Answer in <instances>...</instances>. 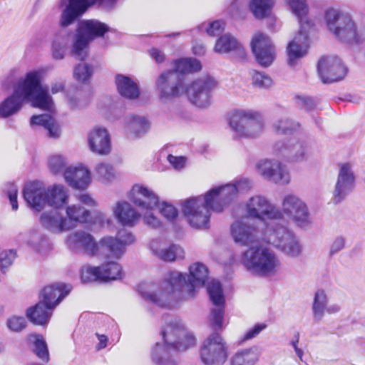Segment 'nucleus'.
<instances>
[{"label":"nucleus","mask_w":365,"mask_h":365,"mask_svg":"<svg viewBox=\"0 0 365 365\" xmlns=\"http://www.w3.org/2000/svg\"><path fill=\"white\" fill-rule=\"evenodd\" d=\"M207 278L205 265L195 262L190 266L187 277L180 272L170 271L157 287L151 284H143L139 291L146 300L159 307L173 308L180 300L193 297L196 289L204 286Z\"/></svg>","instance_id":"obj_1"},{"label":"nucleus","mask_w":365,"mask_h":365,"mask_svg":"<svg viewBox=\"0 0 365 365\" xmlns=\"http://www.w3.org/2000/svg\"><path fill=\"white\" fill-rule=\"evenodd\" d=\"M247 179H242L235 183L215 187L204 196L190 197L182 204V213L193 228L204 230L210 225V210L221 212L237 197L240 192L250 188Z\"/></svg>","instance_id":"obj_2"},{"label":"nucleus","mask_w":365,"mask_h":365,"mask_svg":"<svg viewBox=\"0 0 365 365\" xmlns=\"http://www.w3.org/2000/svg\"><path fill=\"white\" fill-rule=\"evenodd\" d=\"M231 235L234 242L242 246L261 241L266 242L291 259L299 258L303 252L301 242L294 233L276 222L265 223L259 232L254 225L237 220L231 225Z\"/></svg>","instance_id":"obj_3"},{"label":"nucleus","mask_w":365,"mask_h":365,"mask_svg":"<svg viewBox=\"0 0 365 365\" xmlns=\"http://www.w3.org/2000/svg\"><path fill=\"white\" fill-rule=\"evenodd\" d=\"M46 72L32 70L19 78L13 86V93L0 103V118H7L19 113L25 102L31 106L52 112L55 103L47 88L41 86Z\"/></svg>","instance_id":"obj_4"},{"label":"nucleus","mask_w":365,"mask_h":365,"mask_svg":"<svg viewBox=\"0 0 365 365\" xmlns=\"http://www.w3.org/2000/svg\"><path fill=\"white\" fill-rule=\"evenodd\" d=\"M163 343H156L150 349L154 365H177L175 354L186 351L196 344L195 336L188 333L180 320L173 319L163 330Z\"/></svg>","instance_id":"obj_5"},{"label":"nucleus","mask_w":365,"mask_h":365,"mask_svg":"<svg viewBox=\"0 0 365 365\" xmlns=\"http://www.w3.org/2000/svg\"><path fill=\"white\" fill-rule=\"evenodd\" d=\"M323 24L334 39L349 46H359L365 42V29L348 12L329 8L324 11Z\"/></svg>","instance_id":"obj_6"},{"label":"nucleus","mask_w":365,"mask_h":365,"mask_svg":"<svg viewBox=\"0 0 365 365\" xmlns=\"http://www.w3.org/2000/svg\"><path fill=\"white\" fill-rule=\"evenodd\" d=\"M240 262L250 273L262 277L275 276L281 268L277 253L262 245L252 246L242 252Z\"/></svg>","instance_id":"obj_7"},{"label":"nucleus","mask_w":365,"mask_h":365,"mask_svg":"<svg viewBox=\"0 0 365 365\" xmlns=\"http://www.w3.org/2000/svg\"><path fill=\"white\" fill-rule=\"evenodd\" d=\"M275 222L284 227L281 222H292L299 227H305L312 224V219L305 201L298 195L289 193L283 196L280 210L275 207Z\"/></svg>","instance_id":"obj_8"},{"label":"nucleus","mask_w":365,"mask_h":365,"mask_svg":"<svg viewBox=\"0 0 365 365\" xmlns=\"http://www.w3.org/2000/svg\"><path fill=\"white\" fill-rule=\"evenodd\" d=\"M229 125L236 138L253 139L259 136L264 123L258 112L252 110L237 109L229 116Z\"/></svg>","instance_id":"obj_9"},{"label":"nucleus","mask_w":365,"mask_h":365,"mask_svg":"<svg viewBox=\"0 0 365 365\" xmlns=\"http://www.w3.org/2000/svg\"><path fill=\"white\" fill-rule=\"evenodd\" d=\"M129 198L141 210L143 219L146 225L152 227L160 225V220L153 213L159 202L158 196L153 190L142 185H135L130 192Z\"/></svg>","instance_id":"obj_10"},{"label":"nucleus","mask_w":365,"mask_h":365,"mask_svg":"<svg viewBox=\"0 0 365 365\" xmlns=\"http://www.w3.org/2000/svg\"><path fill=\"white\" fill-rule=\"evenodd\" d=\"M108 31V26L97 20L81 22L73 45V55L79 60L85 59L89 41L95 37L102 36Z\"/></svg>","instance_id":"obj_11"},{"label":"nucleus","mask_w":365,"mask_h":365,"mask_svg":"<svg viewBox=\"0 0 365 365\" xmlns=\"http://www.w3.org/2000/svg\"><path fill=\"white\" fill-rule=\"evenodd\" d=\"M217 86V81L209 75L200 76L184 89L188 101L195 106L204 108L211 103V92Z\"/></svg>","instance_id":"obj_12"},{"label":"nucleus","mask_w":365,"mask_h":365,"mask_svg":"<svg viewBox=\"0 0 365 365\" xmlns=\"http://www.w3.org/2000/svg\"><path fill=\"white\" fill-rule=\"evenodd\" d=\"M228 357V346L218 333L210 334L200 349V358L205 365H222Z\"/></svg>","instance_id":"obj_13"},{"label":"nucleus","mask_w":365,"mask_h":365,"mask_svg":"<svg viewBox=\"0 0 365 365\" xmlns=\"http://www.w3.org/2000/svg\"><path fill=\"white\" fill-rule=\"evenodd\" d=\"M115 1V0H61V6H65V8L61 15L60 25L63 27L69 26L88 7L96 4L111 7Z\"/></svg>","instance_id":"obj_14"},{"label":"nucleus","mask_w":365,"mask_h":365,"mask_svg":"<svg viewBox=\"0 0 365 365\" xmlns=\"http://www.w3.org/2000/svg\"><path fill=\"white\" fill-rule=\"evenodd\" d=\"M256 168L262 178L274 183L284 185L290 182L289 170L277 160H262L258 162Z\"/></svg>","instance_id":"obj_15"},{"label":"nucleus","mask_w":365,"mask_h":365,"mask_svg":"<svg viewBox=\"0 0 365 365\" xmlns=\"http://www.w3.org/2000/svg\"><path fill=\"white\" fill-rule=\"evenodd\" d=\"M318 73L323 83H332L344 78L346 68L336 56H326L318 61Z\"/></svg>","instance_id":"obj_16"},{"label":"nucleus","mask_w":365,"mask_h":365,"mask_svg":"<svg viewBox=\"0 0 365 365\" xmlns=\"http://www.w3.org/2000/svg\"><path fill=\"white\" fill-rule=\"evenodd\" d=\"M250 44L257 61L262 66H269L275 58L276 52L269 36L260 32L257 33L252 36Z\"/></svg>","instance_id":"obj_17"},{"label":"nucleus","mask_w":365,"mask_h":365,"mask_svg":"<svg viewBox=\"0 0 365 365\" xmlns=\"http://www.w3.org/2000/svg\"><path fill=\"white\" fill-rule=\"evenodd\" d=\"M156 86L159 97L163 102L172 101L184 93L178 73L173 71L163 73L157 80Z\"/></svg>","instance_id":"obj_18"},{"label":"nucleus","mask_w":365,"mask_h":365,"mask_svg":"<svg viewBox=\"0 0 365 365\" xmlns=\"http://www.w3.org/2000/svg\"><path fill=\"white\" fill-rule=\"evenodd\" d=\"M311 29H299L297 34L287 46V63L294 67L299 63L308 52L309 46V30Z\"/></svg>","instance_id":"obj_19"},{"label":"nucleus","mask_w":365,"mask_h":365,"mask_svg":"<svg viewBox=\"0 0 365 365\" xmlns=\"http://www.w3.org/2000/svg\"><path fill=\"white\" fill-rule=\"evenodd\" d=\"M355 175L350 163H345L339 165V173L333 191V201L339 203L354 189Z\"/></svg>","instance_id":"obj_20"},{"label":"nucleus","mask_w":365,"mask_h":365,"mask_svg":"<svg viewBox=\"0 0 365 365\" xmlns=\"http://www.w3.org/2000/svg\"><path fill=\"white\" fill-rule=\"evenodd\" d=\"M207 289L213 304L217 307L212 309L210 313V322L217 329L223 327L225 298L220 283L215 279L207 282Z\"/></svg>","instance_id":"obj_21"},{"label":"nucleus","mask_w":365,"mask_h":365,"mask_svg":"<svg viewBox=\"0 0 365 365\" xmlns=\"http://www.w3.org/2000/svg\"><path fill=\"white\" fill-rule=\"evenodd\" d=\"M245 207L250 218L263 220L266 217L269 222H275V207L264 196H252L245 203Z\"/></svg>","instance_id":"obj_22"},{"label":"nucleus","mask_w":365,"mask_h":365,"mask_svg":"<svg viewBox=\"0 0 365 365\" xmlns=\"http://www.w3.org/2000/svg\"><path fill=\"white\" fill-rule=\"evenodd\" d=\"M23 195L29 207L36 212L42 211L46 206V188L41 182L27 183L24 188Z\"/></svg>","instance_id":"obj_23"},{"label":"nucleus","mask_w":365,"mask_h":365,"mask_svg":"<svg viewBox=\"0 0 365 365\" xmlns=\"http://www.w3.org/2000/svg\"><path fill=\"white\" fill-rule=\"evenodd\" d=\"M67 245L72 250L83 251L88 255L96 256L98 243L91 234L86 231H76L66 238Z\"/></svg>","instance_id":"obj_24"},{"label":"nucleus","mask_w":365,"mask_h":365,"mask_svg":"<svg viewBox=\"0 0 365 365\" xmlns=\"http://www.w3.org/2000/svg\"><path fill=\"white\" fill-rule=\"evenodd\" d=\"M64 180L73 189L83 190L91 182V173L87 167L81 164L69 166L65 170Z\"/></svg>","instance_id":"obj_25"},{"label":"nucleus","mask_w":365,"mask_h":365,"mask_svg":"<svg viewBox=\"0 0 365 365\" xmlns=\"http://www.w3.org/2000/svg\"><path fill=\"white\" fill-rule=\"evenodd\" d=\"M88 143L91 150L100 155H106L110 150V138L108 130L103 127L93 128L88 133Z\"/></svg>","instance_id":"obj_26"},{"label":"nucleus","mask_w":365,"mask_h":365,"mask_svg":"<svg viewBox=\"0 0 365 365\" xmlns=\"http://www.w3.org/2000/svg\"><path fill=\"white\" fill-rule=\"evenodd\" d=\"M39 222L44 229L54 234L68 231L65 216L57 209L43 212Z\"/></svg>","instance_id":"obj_27"},{"label":"nucleus","mask_w":365,"mask_h":365,"mask_svg":"<svg viewBox=\"0 0 365 365\" xmlns=\"http://www.w3.org/2000/svg\"><path fill=\"white\" fill-rule=\"evenodd\" d=\"M112 211L119 224L129 227L135 225L142 215L126 201L117 202L112 207Z\"/></svg>","instance_id":"obj_28"},{"label":"nucleus","mask_w":365,"mask_h":365,"mask_svg":"<svg viewBox=\"0 0 365 365\" xmlns=\"http://www.w3.org/2000/svg\"><path fill=\"white\" fill-rule=\"evenodd\" d=\"M125 252L117 237L106 236L98 242L96 257L118 259L122 257Z\"/></svg>","instance_id":"obj_29"},{"label":"nucleus","mask_w":365,"mask_h":365,"mask_svg":"<svg viewBox=\"0 0 365 365\" xmlns=\"http://www.w3.org/2000/svg\"><path fill=\"white\" fill-rule=\"evenodd\" d=\"M71 290L70 285L52 284L43 289L40 294V300L46 304L48 308L54 309Z\"/></svg>","instance_id":"obj_30"},{"label":"nucleus","mask_w":365,"mask_h":365,"mask_svg":"<svg viewBox=\"0 0 365 365\" xmlns=\"http://www.w3.org/2000/svg\"><path fill=\"white\" fill-rule=\"evenodd\" d=\"M65 212V220L68 230L76 228L79 224H86L91 221V212L79 204L66 206Z\"/></svg>","instance_id":"obj_31"},{"label":"nucleus","mask_w":365,"mask_h":365,"mask_svg":"<svg viewBox=\"0 0 365 365\" xmlns=\"http://www.w3.org/2000/svg\"><path fill=\"white\" fill-rule=\"evenodd\" d=\"M150 128V123L145 117L139 115H129L123 120L125 133L133 138H140Z\"/></svg>","instance_id":"obj_32"},{"label":"nucleus","mask_w":365,"mask_h":365,"mask_svg":"<svg viewBox=\"0 0 365 365\" xmlns=\"http://www.w3.org/2000/svg\"><path fill=\"white\" fill-rule=\"evenodd\" d=\"M274 150L277 154L299 161L308 157V150L301 142L294 143L289 141L286 145L284 142L279 141L274 145Z\"/></svg>","instance_id":"obj_33"},{"label":"nucleus","mask_w":365,"mask_h":365,"mask_svg":"<svg viewBox=\"0 0 365 365\" xmlns=\"http://www.w3.org/2000/svg\"><path fill=\"white\" fill-rule=\"evenodd\" d=\"M69 198L68 189L61 184H54L46 188V205L60 209L66 205Z\"/></svg>","instance_id":"obj_34"},{"label":"nucleus","mask_w":365,"mask_h":365,"mask_svg":"<svg viewBox=\"0 0 365 365\" xmlns=\"http://www.w3.org/2000/svg\"><path fill=\"white\" fill-rule=\"evenodd\" d=\"M150 249L153 253L163 261L173 262L182 256L183 251L178 245L167 246L158 240H153L150 243Z\"/></svg>","instance_id":"obj_35"},{"label":"nucleus","mask_w":365,"mask_h":365,"mask_svg":"<svg viewBox=\"0 0 365 365\" xmlns=\"http://www.w3.org/2000/svg\"><path fill=\"white\" fill-rule=\"evenodd\" d=\"M53 308H48L42 301L34 306L29 307L26 312L28 319L36 325L44 326L47 324L51 317Z\"/></svg>","instance_id":"obj_36"},{"label":"nucleus","mask_w":365,"mask_h":365,"mask_svg":"<svg viewBox=\"0 0 365 365\" xmlns=\"http://www.w3.org/2000/svg\"><path fill=\"white\" fill-rule=\"evenodd\" d=\"M292 13L298 19L299 29H312L313 21L309 18V7L306 0H284Z\"/></svg>","instance_id":"obj_37"},{"label":"nucleus","mask_w":365,"mask_h":365,"mask_svg":"<svg viewBox=\"0 0 365 365\" xmlns=\"http://www.w3.org/2000/svg\"><path fill=\"white\" fill-rule=\"evenodd\" d=\"M260 353L256 346L238 350L231 358V365H255Z\"/></svg>","instance_id":"obj_38"},{"label":"nucleus","mask_w":365,"mask_h":365,"mask_svg":"<svg viewBox=\"0 0 365 365\" xmlns=\"http://www.w3.org/2000/svg\"><path fill=\"white\" fill-rule=\"evenodd\" d=\"M115 83L119 93L127 98L134 99L140 94L138 85L130 78L123 75H118Z\"/></svg>","instance_id":"obj_39"},{"label":"nucleus","mask_w":365,"mask_h":365,"mask_svg":"<svg viewBox=\"0 0 365 365\" xmlns=\"http://www.w3.org/2000/svg\"><path fill=\"white\" fill-rule=\"evenodd\" d=\"M214 50L219 53H225L232 51L237 50L240 53L245 55V51L240 43L231 34H225L222 35L216 41Z\"/></svg>","instance_id":"obj_40"},{"label":"nucleus","mask_w":365,"mask_h":365,"mask_svg":"<svg viewBox=\"0 0 365 365\" xmlns=\"http://www.w3.org/2000/svg\"><path fill=\"white\" fill-rule=\"evenodd\" d=\"M327 304L328 298L326 292L322 289L317 290L314 294L312 307L313 319L315 322H319L322 320Z\"/></svg>","instance_id":"obj_41"},{"label":"nucleus","mask_w":365,"mask_h":365,"mask_svg":"<svg viewBox=\"0 0 365 365\" xmlns=\"http://www.w3.org/2000/svg\"><path fill=\"white\" fill-rule=\"evenodd\" d=\"M274 3V0H250L249 8L256 19H263L269 16Z\"/></svg>","instance_id":"obj_42"},{"label":"nucleus","mask_w":365,"mask_h":365,"mask_svg":"<svg viewBox=\"0 0 365 365\" xmlns=\"http://www.w3.org/2000/svg\"><path fill=\"white\" fill-rule=\"evenodd\" d=\"M100 269V281L107 282L121 279L123 272L119 264L115 262H108L98 267Z\"/></svg>","instance_id":"obj_43"},{"label":"nucleus","mask_w":365,"mask_h":365,"mask_svg":"<svg viewBox=\"0 0 365 365\" xmlns=\"http://www.w3.org/2000/svg\"><path fill=\"white\" fill-rule=\"evenodd\" d=\"M300 124L287 116L282 117L272 123L274 132L282 134H291L299 129Z\"/></svg>","instance_id":"obj_44"},{"label":"nucleus","mask_w":365,"mask_h":365,"mask_svg":"<svg viewBox=\"0 0 365 365\" xmlns=\"http://www.w3.org/2000/svg\"><path fill=\"white\" fill-rule=\"evenodd\" d=\"M201 63L199 60L193 58H180L175 61V69L177 73H188L200 71Z\"/></svg>","instance_id":"obj_45"},{"label":"nucleus","mask_w":365,"mask_h":365,"mask_svg":"<svg viewBox=\"0 0 365 365\" xmlns=\"http://www.w3.org/2000/svg\"><path fill=\"white\" fill-rule=\"evenodd\" d=\"M95 175L98 181L105 184L113 182L116 178L113 167L106 163H101L96 165Z\"/></svg>","instance_id":"obj_46"},{"label":"nucleus","mask_w":365,"mask_h":365,"mask_svg":"<svg viewBox=\"0 0 365 365\" xmlns=\"http://www.w3.org/2000/svg\"><path fill=\"white\" fill-rule=\"evenodd\" d=\"M66 158L61 155H53L48 159V168L50 172L56 175H63L66 168H68Z\"/></svg>","instance_id":"obj_47"},{"label":"nucleus","mask_w":365,"mask_h":365,"mask_svg":"<svg viewBox=\"0 0 365 365\" xmlns=\"http://www.w3.org/2000/svg\"><path fill=\"white\" fill-rule=\"evenodd\" d=\"M29 339L34 344V352L38 357L43 361L47 362L48 361L49 354L46 344L43 339L42 336L38 334H31Z\"/></svg>","instance_id":"obj_48"},{"label":"nucleus","mask_w":365,"mask_h":365,"mask_svg":"<svg viewBox=\"0 0 365 365\" xmlns=\"http://www.w3.org/2000/svg\"><path fill=\"white\" fill-rule=\"evenodd\" d=\"M93 72V68L87 63H79L73 71L74 78L80 82L88 81Z\"/></svg>","instance_id":"obj_49"},{"label":"nucleus","mask_w":365,"mask_h":365,"mask_svg":"<svg viewBox=\"0 0 365 365\" xmlns=\"http://www.w3.org/2000/svg\"><path fill=\"white\" fill-rule=\"evenodd\" d=\"M225 24L222 21H214L210 24L203 23L200 26V29L205 30L210 36L220 34L225 29Z\"/></svg>","instance_id":"obj_50"},{"label":"nucleus","mask_w":365,"mask_h":365,"mask_svg":"<svg viewBox=\"0 0 365 365\" xmlns=\"http://www.w3.org/2000/svg\"><path fill=\"white\" fill-rule=\"evenodd\" d=\"M100 277L98 267L85 266L81 269V280L83 283L100 280Z\"/></svg>","instance_id":"obj_51"},{"label":"nucleus","mask_w":365,"mask_h":365,"mask_svg":"<svg viewBox=\"0 0 365 365\" xmlns=\"http://www.w3.org/2000/svg\"><path fill=\"white\" fill-rule=\"evenodd\" d=\"M252 79L253 86L259 88H267L272 85V80L269 76L256 71H253Z\"/></svg>","instance_id":"obj_52"},{"label":"nucleus","mask_w":365,"mask_h":365,"mask_svg":"<svg viewBox=\"0 0 365 365\" xmlns=\"http://www.w3.org/2000/svg\"><path fill=\"white\" fill-rule=\"evenodd\" d=\"M6 324L11 331L19 332L26 327L27 322L22 316L13 315L7 319Z\"/></svg>","instance_id":"obj_53"},{"label":"nucleus","mask_w":365,"mask_h":365,"mask_svg":"<svg viewBox=\"0 0 365 365\" xmlns=\"http://www.w3.org/2000/svg\"><path fill=\"white\" fill-rule=\"evenodd\" d=\"M72 36L73 34L71 31L62 29L55 35L53 40L57 41L61 46L68 48Z\"/></svg>","instance_id":"obj_54"},{"label":"nucleus","mask_w":365,"mask_h":365,"mask_svg":"<svg viewBox=\"0 0 365 365\" xmlns=\"http://www.w3.org/2000/svg\"><path fill=\"white\" fill-rule=\"evenodd\" d=\"M16 257L13 250L4 251L0 254V268L6 269L11 266Z\"/></svg>","instance_id":"obj_55"},{"label":"nucleus","mask_w":365,"mask_h":365,"mask_svg":"<svg viewBox=\"0 0 365 365\" xmlns=\"http://www.w3.org/2000/svg\"><path fill=\"white\" fill-rule=\"evenodd\" d=\"M346 245V237L341 235L336 237L329 247V254L330 256H333L340 251H341Z\"/></svg>","instance_id":"obj_56"},{"label":"nucleus","mask_w":365,"mask_h":365,"mask_svg":"<svg viewBox=\"0 0 365 365\" xmlns=\"http://www.w3.org/2000/svg\"><path fill=\"white\" fill-rule=\"evenodd\" d=\"M5 192L9 199L10 203L13 210H16L19 207L17 202L18 189L13 183H9L6 185Z\"/></svg>","instance_id":"obj_57"},{"label":"nucleus","mask_w":365,"mask_h":365,"mask_svg":"<svg viewBox=\"0 0 365 365\" xmlns=\"http://www.w3.org/2000/svg\"><path fill=\"white\" fill-rule=\"evenodd\" d=\"M160 212L168 220H173L178 216L176 208L167 202H162L160 204Z\"/></svg>","instance_id":"obj_58"},{"label":"nucleus","mask_w":365,"mask_h":365,"mask_svg":"<svg viewBox=\"0 0 365 365\" xmlns=\"http://www.w3.org/2000/svg\"><path fill=\"white\" fill-rule=\"evenodd\" d=\"M267 328L266 324H257L253 327L249 329L243 335L242 341H245L247 340H250L262 331L264 329Z\"/></svg>","instance_id":"obj_59"},{"label":"nucleus","mask_w":365,"mask_h":365,"mask_svg":"<svg viewBox=\"0 0 365 365\" xmlns=\"http://www.w3.org/2000/svg\"><path fill=\"white\" fill-rule=\"evenodd\" d=\"M45 129L48 131V135L51 138H58L61 135V130L60 125L56 123L53 118L47 123Z\"/></svg>","instance_id":"obj_60"},{"label":"nucleus","mask_w":365,"mask_h":365,"mask_svg":"<svg viewBox=\"0 0 365 365\" xmlns=\"http://www.w3.org/2000/svg\"><path fill=\"white\" fill-rule=\"evenodd\" d=\"M117 237L120 240V242L122 245H123V248L126 251V247L133 245L135 238L134 235L130 232L126 230L120 231L118 232Z\"/></svg>","instance_id":"obj_61"},{"label":"nucleus","mask_w":365,"mask_h":365,"mask_svg":"<svg viewBox=\"0 0 365 365\" xmlns=\"http://www.w3.org/2000/svg\"><path fill=\"white\" fill-rule=\"evenodd\" d=\"M67 48L61 46L57 41L53 40L51 51L53 58L56 60H61L65 57Z\"/></svg>","instance_id":"obj_62"},{"label":"nucleus","mask_w":365,"mask_h":365,"mask_svg":"<svg viewBox=\"0 0 365 365\" xmlns=\"http://www.w3.org/2000/svg\"><path fill=\"white\" fill-rule=\"evenodd\" d=\"M52 118L51 115L48 114L33 115L31 118L30 123L31 125H41L45 128L48 124L47 123H48Z\"/></svg>","instance_id":"obj_63"},{"label":"nucleus","mask_w":365,"mask_h":365,"mask_svg":"<svg viewBox=\"0 0 365 365\" xmlns=\"http://www.w3.org/2000/svg\"><path fill=\"white\" fill-rule=\"evenodd\" d=\"M91 221L88 223L89 225L98 224L99 225H103L105 223L109 222L106 215L99 210L91 212Z\"/></svg>","instance_id":"obj_64"}]
</instances>
